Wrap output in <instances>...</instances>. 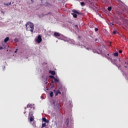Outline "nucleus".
I'll return each instance as SVG.
<instances>
[{
	"instance_id": "nucleus-1",
	"label": "nucleus",
	"mask_w": 128,
	"mask_h": 128,
	"mask_svg": "<svg viewBox=\"0 0 128 128\" xmlns=\"http://www.w3.org/2000/svg\"><path fill=\"white\" fill-rule=\"evenodd\" d=\"M54 36L56 38L57 37L58 40H64V42H68L69 44H74V40H70L69 38L65 37L62 35H60V33L58 32H55L54 34Z\"/></svg>"
},
{
	"instance_id": "nucleus-2",
	"label": "nucleus",
	"mask_w": 128,
	"mask_h": 128,
	"mask_svg": "<svg viewBox=\"0 0 128 128\" xmlns=\"http://www.w3.org/2000/svg\"><path fill=\"white\" fill-rule=\"evenodd\" d=\"M25 26L27 30H29L31 32H34V24L32 22H28Z\"/></svg>"
},
{
	"instance_id": "nucleus-3",
	"label": "nucleus",
	"mask_w": 128,
	"mask_h": 128,
	"mask_svg": "<svg viewBox=\"0 0 128 128\" xmlns=\"http://www.w3.org/2000/svg\"><path fill=\"white\" fill-rule=\"evenodd\" d=\"M49 78L54 79V81L52 80V84H54V82H60V78L58 77V76H56V78H54V76H49Z\"/></svg>"
},
{
	"instance_id": "nucleus-4",
	"label": "nucleus",
	"mask_w": 128,
	"mask_h": 128,
	"mask_svg": "<svg viewBox=\"0 0 128 128\" xmlns=\"http://www.w3.org/2000/svg\"><path fill=\"white\" fill-rule=\"evenodd\" d=\"M42 36L40 35H39L38 37L37 38H36V42H38V44H40L42 42Z\"/></svg>"
},
{
	"instance_id": "nucleus-5",
	"label": "nucleus",
	"mask_w": 128,
	"mask_h": 128,
	"mask_svg": "<svg viewBox=\"0 0 128 128\" xmlns=\"http://www.w3.org/2000/svg\"><path fill=\"white\" fill-rule=\"evenodd\" d=\"M54 94H55V96H58V94H61L62 92L60 90H54Z\"/></svg>"
},
{
	"instance_id": "nucleus-6",
	"label": "nucleus",
	"mask_w": 128,
	"mask_h": 128,
	"mask_svg": "<svg viewBox=\"0 0 128 128\" xmlns=\"http://www.w3.org/2000/svg\"><path fill=\"white\" fill-rule=\"evenodd\" d=\"M92 52H94V54H102V50H99V52H98V51L94 49L92 50Z\"/></svg>"
},
{
	"instance_id": "nucleus-7",
	"label": "nucleus",
	"mask_w": 128,
	"mask_h": 128,
	"mask_svg": "<svg viewBox=\"0 0 128 128\" xmlns=\"http://www.w3.org/2000/svg\"><path fill=\"white\" fill-rule=\"evenodd\" d=\"M28 118L30 119V122H34V116H29Z\"/></svg>"
},
{
	"instance_id": "nucleus-8",
	"label": "nucleus",
	"mask_w": 128,
	"mask_h": 128,
	"mask_svg": "<svg viewBox=\"0 0 128 128\" xmlns=\"http://www.w3.org/2000/svg\"><path fill=\"white\" fill-rule=\"evenodd\" d=\"M82 48H86V50H90V48L88 46H82Z\"/></svg>"
},
{
	"instance_id": "nucleus-9",
	"label": "nucleus",
	"mask_w": 128,
	"mask_h": 128,
	"mask_svg": "<svg viewBox=\"0 0 128 128\" xmlns=\"http://www.w3.org/2000/svg\"><path fill=\"white\" fill-rule=\"evenodd\" d=\"M4 4L6 6H10V4H12V2H8V3H4Z\"/></svg>"
},
{
	"instance_id": "nucleus-10",
	"label": "nucleus",
	"mask_w": 128,
	"mask_h": 128,
	"mask_svg": "<svg viewBox=\"0 0 128 128\" xmlns=\"http://www.w3.org/2000/svg\"><path fill=\"white\" fill-rule=\"evenodd\" d=\"M50 74H52V76H54V74H56V72L54 71H52V70H50L49 72Z\"/></svg>"
},
{
	"instance_id": "nucleus-11",
	"label": "nucleus",
	"mask_w": 128,
	"mask_h": 128,
	"mask_svg": "<svg viewBox=\"0 0 128 128\" xmlns=\"http://www.w3.org/2000/svg\"><path fill=\"white\" fill-rule=\"evenodd\" d=\"M10 40V38L7 37L4 40V42H8V40Z\"/></svg>"
},
{
	"instance_id": "nucleus-12",
	"label": "nucleus",
	"mask_w": 128,
	"mask_h": 128,
	"mask_svg": "<svg viewBox=\"0 0 128 128\" xmlns=\"http://www.w3.org/2000/svg\"><path fill=\"white\" fill-rule=\"evenodd\" d=\"M42 121L44 122H47V124H48V120H46V118H42Z\"/></svg>"
},
{
	"instance_id": "nucleus-13",
	"label": "nucleus",
	"mask_w": 128,
	"mask_h": 128,
	"mask_svg": "<svg viewBox=\"0 0 128 128\" xmlns=\"http://www.w3.org/2000/svg\"><path fill=\"white\" fill-rule=\"evenodd\" d=\"M52 104L54 106H58V104H56V101L54 100L52 103Z\"/></svg>"
},
{
	"instance_id": "nucleus-14",
	"label": "nucleus",
	"mask_w": 128,
	"mask_h": 128,
	"mask_svg": "<svg viewBox=\"0 0 128 128\" xmlns=\"http://www.w3.org/2000/svg\"><path fill=\"white\" fill-rule=\"evenodd\" d=\"M69 122H70V121L68 120V119H66V120L65 122V124H66V126H68Z\"/></svg>"
},
{
	"instance_id": "nucleus-15",
	"label": "nucleus",
	"mask_w": 128,
	"mask_h": 128,
	"mask_svg": "<svg viewBox=\"0 0 128 128\" xmlns=\"http://www.w3.org/2000/svg\"><path fill=\"white\" fill-rule=\"evenodd\" d=\"M72 12H74V14H80L78 12V11L76 10H72Z\"/></svg>"
},
{
	"instance_id": "nucleus-16",
	"label": "nucleus",
	"mask_w": 128,
	"mask_h": 128,
	"mask_svg": "<svg viewBox=\"0 0 128 128\" xmlns=\"http://www.w3.org/2000/svg\"><path fill=\"white\" fill-rule=\"evenodd\" d=\"M71 14H72V16H73L74 18H76V16H78L76 15V13H72Z\"/></svg>"
},
{
	"instance_id": "nucleus-17",
	"label": "nucleus",
	"mask_w": 128,
	"mask_h": 128,
	"mask_svg": "<svg viewBox=\"0 0 128 128\" xmlns=\"http://www.w3.org/2000/svg\"><path fill=\"white\" fill-rule=\"evenodd\" d=\"M27 108H32V104H28V105H27Z\"/></svg>"
},
{
	"instance_id": "nucleus-18",
	"label": "nucleus",
	"mask_w": 128,
	"mask_h": 128,
	"mask_svg": "<svg viewBox=\"0 0 128 128\" xmlns=\"http://www.w3.org/2000/svg\"><path fill=\"white\" fill-rule=\"evenodd\" d=\"M113 56H118V52H115L113 54Z\"/></svg>"
},
{
	"instance_id": "nucleus-19",
	"label": "nucleus",
	"mask_w": 128,
	"mask_h": 128,
	"mask_svg": "<svg viewBox=\"0 0 128 128\" xmlns=\"http://www.w3.org/2000/svg\"><path fill=\"white\" fill-rule=\"evenodd\" d=\"M50 96L51 98H52L53 96H54V92H51L50 94Z\"/></svg>"
},
{
	"instance_id": "nucleus-20",
	"label": "nucleus",
	"mask_w": 128,
	"mask_h": 128,
	"mask_svg": "<svg viewBox=\"0 0 128 128\" xmlns=\"http://www.w3.org/2000/svg\"><path fill=\"white\" fill-rule=\"evenodd\" d=\"M33 114H34V112H30L29 116H32Z\"/></svg>"
},
{
	"instance_id": "nucleus-21",
	"label": "nucleus",
	"mask_w": 128,
	"mask_h": 128,
	"mask_svg": "<svg viewBox=\"0 0 128 128\" xmlns=\"http://www.w3.org/2000/svg\"><path fill=\"white\" fill-rule=\"evenodd\" d=\"M105 56H106V58H108V60H112V58L108 57V56H106V55H105Z\"/></svg>"
},
{
	"instance_id": "nucleus-22",
	"label": "nucleus",
	"mask_w": 128,
	"mask_h": 128,
	"mask_svg": "<svg viewBox=\"0 0 128 128\" xmlns=\"http://www.w3.org/2000/svg\"><path fill=\"white\" fill-rule=\"evenodd\" d=\"M46 123H43L42 124V128H44L46 126Z\"/></svg>"
},
{
	"instance_id": "nucleus-23",
	"label": "nucleus",
	"mask_w": 128,
	"mask_h": 128,
	"mask_svg": "<svg viewBox=\"0 0 128 128\" xmlns=\"http://www.w3.org/2000/svg\"><path fill=\"white\" fill-rule=\"evenodd\" d=\"M80 4H81V6H84L85 4H84V2H82L80 3Z\"/></svg>"
},
{
	"instance_id": "nucleus-24",
	"label": "nucleus",
	"mask_w": 128,
	"mask_h": 128,
	"mask_svg": "<svg viewBox=\"0 0 128 128\" xmlns=\"http://www.w3.org/2000/svg\"><path fill=\"white\" fill-rule=\"evenodd\" d=\"M108 10H109V12H110L112 10V7H108Z\"/></svg>"
},
{
	"instance_id": "nucleus-25",
	"label": "nucleus",
	"mask_w": 128,
	"mask_h": 128,
	"mask_svg": "<svg viewBox=\"0 0 128 128\" xmlns=\"http://www.w3.org/2000/svg\"><path fill=\"white\" fill-rule=\"evenodd\" d=\"M14 41L16 42H18V38H15Z\"/></svg>"
},
{
	"instance_id": "nucleus-26",
	"label": "nucleus",
	"mask_w": 128,
	"mask_h": 128,
	"mask_svg": "<svg viewBox=\"0 0 128 128\" xmlns=\"http://www.w3.org/2000/svg\"><path fill=\"white\" fill-rule=\"evenodd\" d=\"M109 26H114V24H112V23H110L108 24Z\"/></svg>"
},
{
	"instance_id": "nucleus-27",
	"label": "nucleus",
	"mask_w": 128,
	"mask_h": 128,
	"mask_svg": "<svg viewBox=\"0 0 128 128\" xmlns=\"http://www.w3.org/2000/svg\"><path fill=\"white\" fill-rule=\"evenodd\" d=\"M0 50H4V47L2 46H0Z\"/></svg>"
},
{
	"instance_id": "nucleus-28",
	"label": "nucleus",
	"mask_w": 128,
	"mask_h": 128,
	"mask_svg": "<svg viewBox=\"0 0 128 128\" xmlns=\"http://www.w3.org/2000/svg\"><path fill=\"white\" fill-rule=\"evenodd\" d=\"M112 34H116V31H114Z\"/></svg>"
},
{
	"instance_id": "nucleus-29",
	"label": "nucleus",
	"mask_w": 128,
	"mask_h": 128,
	"mask_svg": "<svg viewBox=\"0 0 128 128\" xmlns=\"http://www.w3.org/2000/svg\"><path fill=\"white\" fill-rule=\"evenodd\" d=\"M98 28H95V32H98Z\"/></svg>"
},
{
	"instance_id": "nucleus-30",
	"label": "nucleus",
	"mask_w": 128,
	"mask_h": 128,
	"mask_svg": "<svg viewBox=\"0 0 128 128\" xmlns=\"http://www.w3.org/2000/svg\"><path fill=\"white\" fill-rule=\"evenodd\" d=\"M1 12H2V14H4V11L1 10Z\"/></svg>"
},
{
	"instance_id": "nucleus-31",
	"label": "nucleus",
	"mask_w": 128,
	"mask_h": 128,
	"mask_svg": "<svg viewBox=\"0 0 128 128\" xmlns=\"http://www.w3.org/2000/svg\"><path fill=\"white\" fill-rule=\"evenodd\" d=\"M119 52L120 54H122V50H119Z\"/></svg>"
},
{
	"instance_id": "nucleus-32",
	"label": "nucleus",
	"mask_w": 128,
	"mask_h": 128,
	"mask_svg": "<svg viewBox=\"0 0 128 128\" xmlns=\"http://www.w3.org/2000/svg\"><path fill=\"white\" fill-rule=\"evenodd\" d=\"M125 12H128V10H126V8H125Z\"/></svg>"
},
{
	"instance_id": "nucleus-33",
	"label": "nucleus",
	"mask_w": 128,
	"mask_h": 128,
	"mask_svg": "<svg viewBox=\"0 0 128 128\" xmlns=\"http://www.w3.org/2000/svg\"><path fill=\"white\" fill-rule=\"evenodd\" d=\"M75 26L78 28V25H76Z\"/></svg>"
},
{
	"instance_id": "nucleus-34",
	"label": "nucleus",
	"mask_w": 128,
	"mask_h": 128,
	"mask_svg": "<svg viewBox=\"0 0 128 128\" xmlns=\"http://www.w3.org/2000/svg\"><path fill=\"white\" fill-rule=\"evenodd\" d=\"M6 69V66H4V70H5Z\"/></svg>"
},
{
	"instance_id": "nucleus-35",
	"label": "nucleus",
	"mask_w": 128,
	"mask_h": 128,
	"mask_svg": "<svg viewBox=\"0 0 128 128\" xmlns=\"http://www.w3.org/2000/svg\"><path fill=\"white\" fill-rule=\"evenodd\" d=\"M30 1L32 2H34V1H32V0H30Z\"/></svg>"
},
{
	"instance_id": "nucleus-36",
	"label": "nucleus",
	"mask_w": 128,
	"mask_h": 128,
	"mask_svg": "<svg viewBox=\"0 0 128 128\" xmlns=\"http://www.w3.org/2000/svg\"><path fill=\"white\" fill-rule=\"evenodd\" d=\"M44 98V97H42V96H41V98Z\"/></svg>"
},
{
	"instance_id": "nucleus-37",
	"label": "nucleus",
	"mask_w": 128,
	"mask_h": 128,
	"mask_svg": "<svg viewBox=\"0 0 128 128\" xmlns=\"http://www.w3.org/2000/svg\"><path fill=\"white\" fill-rule=\"evenodd\" d=\"M124 67H125L126 68H128V66H124Z\"/></svg>"
},
{
	"instance_id": "nucleus-38",
	"label": "nucleus",
	"mask_w": 128,
	"mask_h": 128,
	"mask_svg": "<svg viewBox=\"0 0 128 128\" xmlns=\"http://www.w3.org/2000/svg\"><path fill=\"white\" fill-rule=\"evenodd\" d=\"M107 56H110V54H107Z\"/></svg>"
},
{
	"instance_id": "nucleus-39",
	"label": "nucleus",
	"mask_w": 128,
	"mask_h": 128,
	"mask_svg": "<svg viewBox=\"0 0 128 128\" xmlns=\"http://www.w3.org/2000/svg\"><path fill=\"white\" fill-rule=\"evenodd\" d=\"M14 52H16V50Z\"/></svg>"
},
{
	"instance_id": "nucleus-40",
	"label": "nucleus",
	"mask_w": 128,
	"mask_h": 128,
	"mask_svg": "<svg viewBox=\"0 0 128 128\" xmlns=\"http://www.w3.org/2000/svg\"><path fill=\"white\" fill-rule=\"evenodd\" d=\"M119 61L120 62V59L119 60Z\"/></svg>"
},
{
	"instance_id": "nucleus-41",
	"label": "nucleus",
	"mask_w": 128,
	"mask_h": 128,
	"mask_svg": "<svg viewBox=\"0 0 128 128\" xmlns=\"http://www.w3.org/2000/svg\"><path fill=\"white\" fill-rule=\"evenodd\" d=\"M48 84V82H46V84Z\"/></svg>"
},
{
	"instance_id": "nucleus-42",
	"label": "nucleus",
	"mask_w": 128,
	"mask_h": 128,
	"mask_svg": "<svg viewBox=\"0 0 128 128\" xmlns=\"http://www.w3.org/2000/svg\"><path fill=\"white\" fill-rule=\"evenodd\" d=\"M34 110V108H33Z\"/></svg>"
},
{
	"instance_id": "nucleus-43",
	"label": "nucleus",
	"mask_w": 128,
	"mask_h": 128,
	"mask_svg": "<svg viewBox=\"0 0 128 128\" xmlns=\"http://www.w3.org/2000/svg\"><path fill=\"white\" fill-rule=\"evenodd\" d=\"M24 114H26V112H24Z\"/></svg>"
},
{
	"instance_id": "nucleus-44",
	"label": "nucleus",
	"mask_w": 128,
	"mask_h": 128,
	"mask_svg": "<svg viewBox=\"0 0 128 128\" xmlns=\"http://www.w3.org/2000/svg\"><path fill=\"white\" fill-rule=\"evenodd\" d=\"M125 64H126V62H125Z\"/></svg>"
}]
</instances>
